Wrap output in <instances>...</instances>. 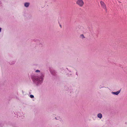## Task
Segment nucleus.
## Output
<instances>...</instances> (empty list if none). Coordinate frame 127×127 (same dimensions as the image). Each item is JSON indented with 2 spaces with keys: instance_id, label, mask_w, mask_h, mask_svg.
<instances>
[{
  "instance_id": "0eeeda50",
  "label": "nucleus",
  "mask_w": 127,
  "mask_h": 127,
  "mask_svg": "<svg viewBox=\"0 0 127 127\" xmlns=\"http://www.w3.org/2000/svg\"><path fill=\"white\" fill-rule=\"evenodd\" d=\"M97 116L98 118L100 119L102 118V115L101 113H98L97 115Z\"/></svg>"
},
{
  "instance_id": "9d476101",
  "label": "nucleus",
  "mask_w": 127,
  "mask_h": 127,
  "mask_svg": "<svg viewBox=\"0 0 127 127\" xmlns=\"http://www.w3.org/2000/svg\"><path fill=\"white\" fill-rule=\"evenodd\" d=\"M14 63H15V62H13V63H11V64H10L11 65H12V64H14Z\"/></svg>"
},
{
  "instance_id": "6e6552de",
  "label": "nucleus",
  "mask_w": 127,
  "mask_h": 127,
  "mask_svg": "<svg viewBox=\"0 0 127 127\" xmlns=\"http://www.w3.org/2000/svg\"><path fill=\"white\" fill-rule=\"evenodd\" d=\"M80 36L83 39L85 38L83 34H81L80 35Z\"/></svg>"
},
{
  "instance_id": "7ed1b4c3",
  "label": "nucleus",
  "mask_w": 127,
  "mask_h": 127,
  "mask_svg": "<svg viewBox=\"0 0 127 127\" xmlns=\"http://www.w3.org/2000/svg\"><path fill=\"white\" fill-rule=\"evenodd\" d=\"M49 70L51 74L53 75L56 76V72L52 68H49Z\"/></svg>"
},
{
  "instance_id": "423d86ee",
  "label": "nucleus",
  "mask_w": 127,
  "mask_h": 127,
  "mask_svg": "<svg viewBox=\"0 0 127 127\" xmlns=\"http://www.w3.org/2000/svg\"><path fill=\"white\" fill-rule=\"evenodd\" d=\"M30 5V3L29 2H26L24 3V6L26 8L28 7Z\"/></svg>"
},
{
  "instance_id": "39448f33",
  "label": "nucleus",
  "mask_w": 127,
  "mask_h": 127,
  "mask_svg": "<svg viewBox=\"0 0 127 127\" xmlns=\"http://www.w3.org/2000/svg\"><path fill=\"white\" fill-rule=\"evenodd\" d=\"M121 91V90H120L119 91L116 92H112L111 93L112 94L116 95H118L120 93Z\"/></svg>"
},
{
  "instance_id": "f8f14e48",
  "label": "nucleus",
  "mask_w": 127,
  "mask_h": 127,
  "mask_svg": "<svg viewBox=\"0 0 127 127\" xmlns=\"http://www.w3.org/2000/svg\"><path fill=\"white\" fill-rule=\"evenodd\" d=\"M1 28H0V32H1Z\"/></svg>"
},
{
  "instance_id": "1a4fd4ad",
  "label": "nucleus",
  "mask_w": 127,
  "mask_h": 127,
  "mask_svg": "<svg viewBox=\"0 0 127 127\" xmlns=\"http://www.w3.org/2000/svg\"><path fill=\"white\" fill-rule=\"evenodd\" d=\"M30 97L31 98H33L34 97V96L32 95H31L30 96Z\"/></svg>"
},
{
  "instance_id": "f03ea898",
  "label": "nucleus",
  "mask_w": 127,
  "mask_h": 127,
  "mask_svg": "<svg viewBox=\"0 0 127 127\" xmlns=\"http://www.w3.org/2000/svg\"><path fill=\"white\" fill-rule=\"evenodd\" d=\"M76 4L80 7H82L84 4V2L82 0H78Z\"/></svg>"
},
{
  "instance_id": "9b49d317",
  "label": "nucleus",
  "mask_w": 127,
  "mask_h": 127,
  "mask_svg": "<svg viewBox=\"0 0 127 127\" xmlns=\"http://www.w3.org/2000/svg\"><path fill=\"white\" fill-rule=\"evenodd\" d=\"M76 75L77 76L78 75V73L77 72H76Z\"/></svg>"
},
{
  "instance_id": "20e7f679",
  "label": "nucleus",
  "mask_w": 127,
  "mask_h": 127,
  "mask_svg": "<svg viewBox=\"0 0 127 127\" xmlns=\"http://www.w3.org/2000/svg\"><path fill=\"white\" fill-rule=\"evenodd\" d=\"M101 7L103 8L106 11H107L106 6L105 4L102 1H101L100 2Z\"/></svg>"
},
{
  "instance_id": "4468645a",
  "label": "nucleus",
  "mask_w": 127,
  "mask_h": 127,
  "mask_svg": "<svg viewBox=\"0 0 127 127\" xmlns=\"http://www.w3.org/2000/svg\"><path fill=\"white\" fill-rule=\"evenodd\" d=\"M60 26H61V25H60Z\"/></svg>"
},
{
  "instance_id": "f257e3e1",
  "label": "nucleus",
  "mask_w": 127,
  "mask_h": 127,
  "mask_svg": "<svg viewBox=\"0 0 127 127\" xmlns=\"http://www.w3.org/2000/svg\"><path fill=\"white\" fill-rule=\"evenodd\" d=\"M35 72L38 73L37 75H31V78L34 84L37 86H39L43 82L44 76V74L38 70H36Z\"/></svg>"
},
{
  "instance_id": "ddd939ff",
  "label": "nucleus",
  "mask_w": 127,
  "mask_h": 127,
  "mask_svg": "<svg viewBox=\"0 0 127 127\" xmlns=\"http://www.w3.org/2000/svg\"><path fill=\"white\" fill-rule=\"evenodd\" d=\"M1 3V1H0V4Z\"/></svg>"
}]
</instances>
